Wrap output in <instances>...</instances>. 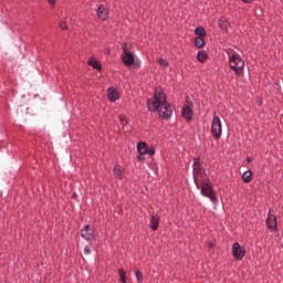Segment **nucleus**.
Listing matches in <instances>:
<instances>
[{
	"label": "nucleus",
	"instance_id": "nucleus-32",
	"mask_svg": "<svg viewBox=\"0 0 283 283\" xmlns=\"http://www.w3.org/2000/svg\"><path fill=\"white\" fill-rule=\"evenodd\" d=\"M124 120H125V119L120 117V122L123 123V125H124Z\"/></svg>",
	"mask_w": 283,
	"mask_h": 283
},
{
	"label": "nucleus",
	"instance_id": "nucleus-10",
	"mask_svg": "<svg viewBox=\"0 0 283 283\" xmlns=\"http://www.w3.org/2000/svg\"><path fill=\"white\" fill-rule=\"evenodd\" d=\"M107 98L112 102L115 103L117 98H119V93L115 87H109L107 90Z\"/></svg>",
	"mask_w": 283,
	"mask_h": 283
},
{
	"label": "nucleus",
	"instance_id": "nucleus-20",
	"mask_svg": "<svg viewBox=\"0 0 283 283\" xmlns=\"http://www.w3.org/2000/svg\"><path fill=\"white\" fill-rule=\"evenodd\" d=\"M118 275H119L122 283H127L126 282V272L123 269H118Z\"/></svg>",
	"mask_w": 283,
	"mask_h": 283
},
{
	"label": "nucleus",
	"instance_id": "nucleus-11",
	"mask_svg": "<svg viewBox=\"0 0 283 283\" xmlns=\"http://www.w3.org/2000/svg\"><path fill=\"white\" fill-rule=\"evenodd\" d=\"M114 177L115 179L123 180L125 178V170L122 166L116 165L114 168Z\"/></svg>",
	"mask_w": 283,
	"mask_h": 283
},
{
	"label": "nucleus",
	"instance_id": "nucleus-27",
	"mask_svg": "<svg viewBox=\"0 0 283 283\" xmlns=\"http://www.w3.org/2000/svg\"><path fill=\"white\" fill-rule=\"evenodd\" d=\"M145 154H139V156H138V160L139 161H145V156H144Z\"/></svg>",
	"mask_w": 283,
	"mask_h": 283
},
{
	"label": "nucleus",
	"instance_id": "nucleus-16",
	"mask_svg": "<svg viewBox=\"0 0 283 283\" xmlns=\"http://www.w3.org/2000/svg\"><path fill=\"white\" fill-rule=\"evenodd\" d=\"M242 178H243V181H244L245 184H250L251 180H252V172H251V170H247V171L243 174Z\"/></svg>",
	"mask_w": 283,
	"mask_h": 283
},
{
	"label": "nucleus",
	"instance_id": "nucleus-30",
	"mask_svg": "<svg viewBox=\"0 0 283 283\" xmlns=\"http://www.w3.org/2000/svg\"><path fill=\"white\" fill-rule=\"evenodd\" d=\"M247 161H248L249 164H251V163H252V158L248 157V158H247Z\"/></svg>",
	"mask_w": 283,
	"mask_h": 283
},
{
	"label": "nucleus",
	"instance_id": "nucleus-2",
	"mask_svg": "<svg viewBox=\"0 0 283 283\" xmlns=\"http://www.w3.org/2000/svg\"><path fill=\"white\" fill-rule=\"evenodd\" d=\"M229 65L233 72H235L237 76H241L244 72V61L238 54H232L229 57Z\"/></svg>",
	"mask_w": 283,
	"mask_h": 283
},
{
	"label": "nucleus",
	"instance_id": "nucleus-24",
	"mask_svg": "<svg viewBox=\"0 0 283 283\" xmlns=\"http://www.w3.org/2000/svg\"><path fill=\"white\" fill-rule=\"evenodd\" d=\"M136 280L138 281V283H143V274L140 271L136 272Z\"/></svg>",
	"mask_w": 283,
	"mask_h": 283
},
{
	"label": "nucleus",
	"instance_id": "nucleus-19",
	"mask_svg": "<svg viewBox=\"0 0 283 283\" xmlns=\"http://www.w3.org/2000/svg\"><path fill=\"white\" fill-rule=\"evenodd\" d=\"M205 61H207V54H206V52L200 51V52L198 53V62H199V63H205Z\"/></svg>",
	"mask_w": 283,
	"mask_h": 283
},
{
	"label": "nucleus",
	"instance_id": "nucleus-9",
	"mask_svg": "<svg viewBox=\"0 0 283 283\" xmlns=\"http://www.w3.org/2000/svg\"><path fill=\"white\" fill-rule=\"evenodd\" d=\"M266 223H268V228L271 231H276V228H277V218H276V216L270 214L268 220H266Z\"/></svg>",
	"mask_w": 283,
	"mask_h": 283
},
{
	"label": "nucleus",
	"instance_id": "nucleus-26",
	"mask_svg": "<svg viewBox=\"0 0 283 283\" xmlns=\"http://www.w3.org/2000/svg\"><path fill=\"white\" fill-rule=\"evenodd\" d=\"M61 30H67V24L65 21L60 22Z\"/></svg>",
	"mask_w": 283,
	"mask_h": 283
},
{
	"label": "nucleus",
	"instance_id": "nucleus-23",
	"mask_svg": "<svg viewBox=\"0 0 283 283\" xmlns=\"http://www.w3.org/2000/svg\"><path fill=\"white\" fill-rule=\"evenodd\" d=\"M158 63H159V65H161L163 67H168V62L167 61H165L164 59H158Z\"/></svg>",
	"mask_w": 283,
	"mask_h": 283
},
{
	"label": "nucleus",
	"instance_id": "nucleus-6",
	"mask_svg": "<svg viewBox=\"0 0 283 283\" xmlns=\"http://www.w3.org/2000/svg\"><path fill=\"white\" fill-rule=\"evenodd\" d=\"M232 253L237 261H241L245 256V250L238 242L233 244Z\"/></svg>",
	"mask_w": 283,
	"mask_h": 283
},
{
	"label": "nucleus",
	"instance_id": "nucleus-31",
	"mask_svg": "<svg viewBox=\"0 0 283 283\" xmlns=\"http://www.w3.org/2000/svg\"><path fill=\"white\" fill-rule=\"evenodd\" d=\"M242 1H244L245 3H249V2H251L252 0H242Z\"/></svg>",
	"mask_w": 283,
	"mask_h": 283
},
{
	"label": "nucleus",
	"instance_id": "nucleus-29",
	"mask_svg": "<svg viewBox=\"0 0 283 283\" xmlns=\"http://www.w3.org/2000/svg\"><path fill=\"white\" fill-rule=\"evenodd\" d=\"M48 2H49L50 4H54V3H55V0H48Z\"/></svg>",
	"mask_w": 283,
	"mask_h": 283
},
{
	"label": "nucleus",
	"instance_id": "nucleus-28",
	"mask_svg": "<svg viewBox=\"0 0 283 283\" xmlns=\"http://www.w3.org/2000/svg\"><path fill=\"white\" fill-rule=\"evenodd\" d=\"M84 253H85V255H90L91 251H90V248H88V247H85Z\"/></svg>",
	"mask_w": 283,
	"mask_h": 283
},
{
	"label": "nucleus",
	"instance_id": "nucleus-17",
	"mask_svg": "<svg viewBox=\"0 0 283 283\" xmlns=\"http://www.w3.org/2000/svg\"><path fill=\"white\" fill-rule=\"evenodd\" d=\"M88 65H91V67H93L94 70H102V65L93 59L88 61Z\"/></svg>",
	"mask_w": 283,
	"mask_h": 283
},
{
	"label": "nucleus",
	"instance_id": "nucleus-18",
	"mask_svg": "<svg viewBox=\"0 0 283 283\" xmlns=\"http://www.w3.org/2000/svg\"><path fill=\"white\" fill-rule=\"evenodd\" d=\"M196 35L199 38L206 36L207 32L205 30V28L202 27H198L195 31Z\"/></svg>",
	"mask_w": 283,
	"mask_h": 283
},
{
	"label": "nucleus",
	"instance_id": "nucleus-25",
	"mask_svg": "<svg viewBox=\"0 0 283 283\" xmlns=\"http://www.w3.org/2000/svg\"><path fill=\"white\" fill-rule=\"evenodd\" d=\"M146 155H149L150 157H153L155 155V149L154 148H147Z\"/></svg>",
	"mask_w": 283,
	"mask_h": 283
},
{
	"label": "nucleus",
	"instance_id": "nucleus-5",
	"mask_svg": "<svg viewBox=\"0 0 283 283\" xmlns=\"http://www.w3.org/2000/svg\"><path fill=\"white\" fill-rule=\"evenodd\" d=\"M122 60L126 67H130V65H134L135 57L130 52H128L127 44L123 46Z\"/></svg>",
	"mask_w": 283,
	"mask_h": 283
},
{
	"label": "nucleus",
	"instance_id": "nucleus-13",
	"mask_svg": "<svg viewBox=\"0 0 283 283\" xmlns=\"http://www.w3.org/2000/svg\"><path fill=\"white\" fill-rule=\"evenodd\" d=\"M182 116L186 118V120H191L193 113L190 106H184Z\"/></svg>",
	"mask_w": 283,
	"mask_h": 283
},
{
	"label": "nucleus",
	"instance_id": "nucleus-8",
	"mask_svg": "<svg viewBox=\"0 0 283 283\" xmlns=\"http://www.w3.org/2000/svg\"><path fill=\"white\" fill-rule=\"evenodd\" d=\"M193 176H195V182L200 181V178L206 177L203 170L200 168L199 159H195Z\"/></svg>",
	"mask_w": 283,
	"mask_h": 283
},
{
	"label": "nucleus",
	"instance_id": "nucleus-7",
	"mask_svg": "<svg viewBox=\"0 0 283 283\" xmlns=\"http://www.w3.org/2000/svg\"><path fill=\"white\" fill-rule=\"evenodd\" d=\"M81 237L86 241H92L94 239V229L88 224L84 226L81 230Z\"/></svg>",
	"mask_w": 283,
	"mask_h": 283
},
{
	"label": "nucleus",
	"instance_id": "nucleus-21",
	"mask_svg": "<svg viewBox=\"0 0 283 283\" xmlns=\"http://www.w3.org/2000/svg\"><path fill=\"white\" fill-rule=\"evenodd\" d=\"M219 25H220L221 30H227L229 22L224 18H222L219 20Z\"/></svg>",
	"mask_w": 283,
	"mask_h": 283
},
{
	"label": "nucleus",
	"instance_id": "nucleus-14",
	"mask_svg": "<svg viewBox=\"0 0 283 283\" xmlns=\"http://www.w3.org/2000/svg\"><path fill=\"white\" fill-rule=\"evenodd\" d=\"M159 217L158 216H151L150 226L153 231H156L159 227Z\"/></svg>",
	"mask_w": 283,
	"mask_h": 283
},
{
	"label": "nucleus",
	"instance_id": "nucleus-15",
	"mask_svg": "<svg viewBox=\"0 0 283 283\" xmlns=\"http://www.w3.org/2000/svg\"><path fill=\"white\" fill-rule=\"evenodd\" d=\"M137 149H138V153L139 155H146L147 154V149H148V146L146 143L142 142L137 145Z\"/></svg>",
	"mask_w": 283,
	"mask_h": 283
},
{
	"label": "nucleus",
	"instance_id": "nucleus-12",
	"mask_svg": "<svg viewBox=\"0 0 283 283\" xmlns=\"http://www.w3.org/2000/svg\"><path fill=\"white\" fill-rule=\"evenodd\" d=\"M97 15L102 20H106L108 15V11L104 6H99L97 9Z\"/></svg>",
	"mask_w": 283,
	"mask_h": 283
},
{
	"label": "nucleus",
	"instance_id": "nucleus-3",
	"mask_svg": "<svg viewBox=\"0 0 283 283\" xmlns=\"http://www.w3.org/2000/svg\"><path fill=\"white\" fill-rule=\"evenodd\" d=\"M201 179H202L201 195L206 198H209L212 203H217L218 199L212 189L211 182L208 181L207 176L201 177Z\"/></svg>",
	"mask_w": 283,
	"mask_h": 283
},
{
	"label": "nucleus",
	"instance_id": "nucleus-4",
	"mask_svg": "<svg viewBox=\"0 0 283 283\" xmlns=\"http://www.w3.org/2000/svg\"><path fill=\"white\" fill-rule=\"evenodd\" d=\"M211 134L216 140H219L222 136V124L217 115H214L212 119Z\"/></svg>",
	"mask_w": 283,
	"mask_h": 283
},
{
	"label": "nucleus",
	"instance_id": "nucleus-1",
	"mask_svg": "<svg viewBox=\"0 0 283 283\" xmlns=\"http://www.w3.org/2000/svg\"><path fill=\"white\" fill-rule=\"evenodd\" d=\"M149 112H158L160 118L168 120L172 114L171 105L166 101V95L157 88L155 97L147 101Z\"/></svg>",
	"mask_w": 283,
	"mask_h": 283
},
{
	"label": "nucleus",
	"instance_id": "nucleus-22",
	"mask_svg": "<svg viewBox=\"0 0 283 283\" xmlns=\"http://www.w3.org/2000/svg\"><path fill=\"white\" fill-rule=\"evenodd\" d=\"M195 45H196V48H203V45H205V40H203L202 38H197V39L195 40Z\"/></svg>",
	"mask_w": 283,
	"mask_h": 283
}]
</instances>
